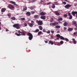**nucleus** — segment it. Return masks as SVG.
I'll use <instances>...</instances> for the list:
<instances>
[{"mask_svg":"<svg viewBox=\"0 0 77 77\" xmlns=\"http://www.w3.org/2000/svg\"><path fill=\"white\" fill-rule=\"evenodd\" d=\"M8 8L9 9H11V10H13L15 8L14 6L12 5L9 4L8 6Z\"/></svg>","mask_w":77,"mask_h":77,"instance_id":"obj_1","label":"nucleus"},{"mask_svg":"<svg viewBox=\"0 0 77 77\" xmlns=\"http://www.w3.org/2000/svg\"><path fill=\"white\" fill-rule=\"evenodd\" d=\"M36 22L39 26H41L43 24V22H42V20H39L38 21V20H36Z\"/></svg>","mask_w":77,"mask_h":77,"instance_id":"obj_2","label":"nucleus"},{"mask_svg":"<svg viewBox=\"0 0 77 77\" xmlns=\"http://www.w3.org/2000/svg\"><path fill=\"white\" fill-rule=\"evenodd\" d=\"M72 14L73 16L75 17V14H76V17L77 18V11H73L72 12Z\"/></svg>","mask_w":77,"mask_h":77,"instance_id":"obj_3","label":"nucleus"},{"mask_svg":"<svg viewBox=\"0 0 77 77\" xmlns=\"http://www.w3.org/2000/svg\"><path fill=\"white\" fill-rule=\"evenodd\" d=\"M71 5L68 4L66 5L64 7L65 8H66V9H68V8H71Z\"/></svg>","mask_w":77,"mask_h":77,"instance_id":"obj_4","label":"nucleus"},{"mask_svg":"<svg viewBox=\"0 0 77 77\" xmlns=\"http://www.w3.org/2000/svg\"><path fill=\"white\" fill-rule=\"evenodd\" d=\"M50 24V25H51V24H52V26H56V25H59V23L57 22H55L53 23H51Z\"/></svg>","mask_w":77,"mask_h":77,"instance_id":"obj_5","label":"nucleus"},{"mask_svg":"<svg viewBox=\"0 0 77 77\" xmlns=\"http://www.w3.org/2000/svg\"><path fill=\"white\" fill-rule=\"evenodd\" d=\"M68 15L69 16V19L71 20L72 18V16L71 15V14L70 13H68Z\"/></svg>","mask_w":77,"mask_h":77,"instance_id":"obj_6","label":"nucleus"},{"mask_svg":"<svg viewBox=\"0 0 77 77\" xmlns=\"http://www.w3.org/2000/svg\"><path fill=\"white\" fill-rule=\"evenodd\" d=\"M10 3H11V4H13L14 5L16 6H17V5L16 4L15 2L12 1H10Z\"/></svg>","mask_w":77,"mask_h":77,"instance_id":"obj_7","label":"nucleus"},{"mask_svg":"<svg viewBox=\"0 0 77 77\" xmlns=\"http://www.w3.org/2000/svg\"><path fill=\"white\" fill-rule=\"evenodd\" d=\"M19 26H20V25L18 23L14 24L13 25V27L15 28H16L17 27H19Z\"/></svg>","mask_w":77,"mask_h":77,"instance_id":"obj_8","label":"nucleus"},{"mask_svg":"<svg viewBox=\"0 0 77 77\" xmlns=\"http://www.w3.org/2000/svg\"><path fill=\"white\" fill-rule=\"evenodd\" d=\"M40 15H41L42 16H44L46 15V13L44 12H41L40 13Z\"/></svg>","mask_w":77,"mask_h":77,"instance_id":"obj_9","label":"nucleus"},{"mask_svg":"<svg viewBox=\"0 0 77 77\" xmlns=\"http://www.w3.org/2000/svg\"><path fill=\"white\" fill-rule=\"evenodd\" d=\"M34 17L35 19H38L39 18V15H35Z\"/></svg>","mask_w":77,"mask_h":77,"instance_id":"obj_10","label":"nucleus"},{"mask_svg":"<svg viewBox=\"0 0 77 77\" xmlns=\"http://www.w3.org/2000/svg\"><path fill=\"white\" fill-rule=\"evenodd\" d=\"M6 10V8H3L1 9V12H5V11Z\"/></svg>","mask_w":77,"mask_h":77,"instance_id":"obj_11","label":"nucleus"},{"mask_svg":"<svg viewBox=\"0 0 77 77\" xmlns=\"http://www.w3.org/2000/svg\"><path fill=\"white\" fill-rule=\"evenodd\" d=\"M55 15L57 16H59V15H60V13L58 12L57 11H55Z\"/></svg>","mask_w":77,"mask_h":77,"instance_id":"obj_12","label":"nucleus"},{"mask_svg":"<svg viewBox=\"0 0 77 77\" xmlns=\"http://www.w3.org/2000/svg\"><path fill=\"white\" fill-rule=\"evenodd\" d=\"M40 18L42 19V20H45L46 17L45 16H41L40 17Z\"/></svg>","mask_w":77,"mask_h":77,"instance_id":"obj_13","label":"nucleus"},{"mask_svg":"<svg viewBox=\"0 0 77 77\" xmlns=\"http://www.w3.org/2000/svg\"><path fill=\"white\" fill-rule=\"evenodd\" d=\"M48 44H51V45H53L54 44V43L51 41H50L48 43Z\"/></svg>","mask_w":77,"mask_h":77,"instance_id":"obj_14","label":"nucleus"},{"mask_svg":"<svg viewBox=\"0 0 77 77\" xmlns=\"http://www.w3.org/2000/svg\"><path fill=\"white\" fill-rule=\"evenodd\" d=\"M72 40L73 42V43L74 44H77V42L75 41V39L72 38Z\"/></svg>","mask_w":77,"mask_h":77,"instance_id":"obj_15","label":"nucleus"},{"mask_svg":"<svg viewBox=\"0 0 77 77\" xmlns=\"http://www.w3.org/2000/svg\"><path fill=\"white\" fill-rule=\"evenodd\" d=\"M27 35L29 36H33V35H32V33H31L29 32L27 33Z\"/></svg>","mask_w":77,"mask_h":77,"instance_id":"obj_16","label":"nucleus"},{"mask_svg":"<svg viewBox=\"0 0 77 77\" xmlns=\"http://www.w3.org/2000/svg\"><path fill=\"white\" fill-rule=\"evenodd\" d=\"M26 14L28 16H30L31 15L30 13V12L28 11L26 13Z\"/></svg>","mask_w":77,"mask_h":77,"instance_id":"obj_17","label":"nucleus"},{"mask_svg":"<svg viewBox=\"0 0 77 77\" xmlns=\"http://www.w3.org/2000/svg\"><path fill=\"white\" fill-rule=\"evenodd\" d=\"M28 24H29V26L31 27H33V24H32V23H28Z\"/></svg>","mask_w":77,"mask_h":77,"instance_id":"obj_18","label":"nucleus"},{"mask_svg":"<svg viewBox=\"0 0 77 77\" xmlns=\"http://www.w3.org/2000/svg\"><path fill=\"white\" fill-rule=\"evenodd\" d=\"M21 34L22 36H25L26 35V32H23L21 33Z\"/></svg>","mask_w":77,"mask_h":77,"instance_id":"obj_19","label":"nucleus"},{"mask_svg":"<svg viewBox=\"0 0 77 77\" xmlns=\"http://www.w3.org/2000/svg\"><path fill=\"white\" fill-rule=\"evenodd\" d=\"M73 29L71 28H69L67 29L68 31H72Z\"/></svg>","mask_w":77,"mask_h":77,"instance_id":"obj_20","label":"nucleus"},{"mask_svg":"<svg viewBox=\"0 0 77 77\" xmlns=\"http://www.w3.org/2000/svg\"><path fill=\"white\" fill-rule=\"evenodd\" d=\"M51 7L53 9H54L56 7V6H55V5L54 4H53L52 5Z\"/></svg>","mask_w":77,"mask_h":77,"instance_id":"obj_21","label":"nucleus"},{"mask_svg":"<svg viewBox=\"0 0 77 77\" xmlns=\"http://www.w3.org/2000/svg\"><path fill=\"white\" fill-rule=\"evenodd\" d=\"M15 35L17 36H21V34L20 33L18 34V32H17L15 33Z\"/></svg>","mask_w":77,"mask_h":77,"instance_id":"obj_22","label":"nucleus"},{"mask_svg":"<svg viewBox=\"0 0 77 77\" xmlns=\"http://www.w3.org/2000/svg\"><path fill=\"white\" fill-rule=\"evenodd\" d=\"M32 39H33V36H30L29 37V40H30V41H31Z\"/></svg>","mask_w":77,"mask_h":77,"instance_id":"obj_23","label":"nucleus"},{"mask_svg":"<svg viewBox=\"0 0 77 77\" xmlns=\"http://www.w3.org/2000/svg\"><path fill=\"white\" fill-rule=\"evenodd\" d=\"M68 25V23L67 22H65L63 23V26H67Z\"/></svg>","mask_w":77,"mask_h":77,"instance_id":"obj_24","label":"nucleus"},{"mask_svg":"<svg viewBox=\"0 0 77 77\" xmlns=\"http://www.w3.org/2000/svg\"><path fill=\"white\" fill-rule=\"evenodd\" d=\"M58 21H62L63 20V19L62 17H60L58 19Z\"/></svg>","mask_w":77,"mask_h":77,"instance_id":"obj_25","label":"nucleus"},{"mask_svg":"<svg viewBox=\"0 0 77 77\" xmlns=\"http://www.w3.org/2000/svg\"><path fill=\"white\" fill-rule=\"evenodd\" d=\"M60 38L61 40H65V38L64 37H63L62 36H61L60 37Z\"/></svg>","mask_w":77,"mask_h":77,"instance_id":"obj_26","label":"nucleus"},{"mask_svg":"<svg viewBox=\"0 0 77 77\" xmlns=\"http://www.w3.org/2000/svg\"><path fill=\"white\" fill-rule=\"evenodd\" d=\"M38 27L40 29V30H42V26H38Z\"/></svg>","mask_w":77,"mask_h":77,"instance_id":"obj_27","label":"nucleus"},{"mask_svg":"<svg viewBox=\"0 0 77 77\" xmlns=\"http://www.w3.org/2000/svg\"><path fill=\"white\" fill-rule=\"evenodd\" d=\"M11 18L12 20H15V19H16V18L15 17H12Z\"/></svg>","mask_w":77,"mask_h":77,"instance_id":"obj_28","label":"nucleus"},{"mask_svg":"<svg viewBox=\"0 0 77 77\" xmlns=\"http://www.w3.org/2000/svg\"><path fill=\"white\" fill-rule=\"evenodd\" d=\"M42 33V32L41 31H40V32H38V35L39 36V35H41V33Z\"/></svg>","mask_w":77,"mask_h":77,"instance_id":"obj_29","label":"nucleus"},{"mask_svg":"<svg viewBox=\"0 0 77 77\" xmlns=\"http://www.w3.org/2000/svg\"><path fill=\"white\" fill-rule=\"evenodd\" d=\"M60 26H58V25H57V26H55L56 28V29H59V28H60Z\"/></svg>","mask_w":77,"mask_h":77,"instance_id":"obj_30","label":"nucleus"},{"mask_svg":"<svg viewBox=\"0 0 77 77\" xmlns=\"http://www.w3.org/2000/svg\"><path fill=\"white\" fill-rule=\"evenodd\" d=\"M39 31V30L38 29H37L35 31V33H37V32H38Z\"/></svg>","mask_w":77,"mask_h":77,"instance_id":"obj_31","label":"nucleus"},{"mask_svg":"<svg viewBox=\"0 0 77 77\" xmlns=\"http://www.w3.org/2000/svg\"><path fill=\"white\" fill-rule=\"evenodd\" d=\"M56 36H57V37L58 38H60V37L61 36H60V35H59V34H57L56 35Z\"/></svg>","mask_w":77,"mask_h":77,"instance_id":"obj_32","label":"nucleus"},{"mask_svg":"<svg viewBox=\"0 0 77 77\" xmlns=\"http://www.w3.org/2000/svg\"><path fill=\"white\" fill-rule=\"evenodd\" d=\"M30 9L31 10H33V9H35V7H31L30 8Z\"/></svg>","mask_w":77,"mask_h":77,"instance_id":"obj_33","label":"nucleus"},{"mask_svg":"<svg viewBox=\"0 0 77 77\" xmlns=\"http://www.w3.org/2000/svg\"><path fill=\"white\" fill-rule=\"evenodd\" d=\"M63 17H68V15L66 14H64L63 15Z\"/></svg>","mask_w":77,"mask_h":77,"instance_id":"obj_34","label":"nucleus"},{"mask_svg":"<svg viewBox=\"0 0 77 77\" xmlns=\"http://www.w3.org/2000/svg\"><path fill=\"white\" fill-rule=\"evenodd\" d=\"M27 10V7H25L23 8V11H26Z\"/></svg>","mask_w":77,"mask_h":77,"instance_id":"obj_35","label":"nucleus"},{"mask_svg":"<svg viewBox=\"0 0 77 77\" xmlns=\"http://www.w3.org/2000/svg\"><path fill=\"white\" fill-rule=\"evenodd\" d=\"M60 43L62 45L63 44V41H61Z\"/></svg>","mask_w":77,"mask_h":77,"instance_id":"obj_36","label":"nucleus"},{"mask_svg":"<svg viewBox=\"0 0 77 77\" xmlns=\"http://www.w3.org/2000/svg\"><path fill=\"white\" fill-rule=\"evenodd\" d=\"M65 40L66 41H69V39L67 38H65Z\"/></svg>","mask_w":77,"mask_h":77,"instance_id":"obj_37","label":"nucleus"},{"mask_svg":"<svg viewBox=\"0 0 77 77\" xmlns=\"http://www.w3.org/2000/svg\"><path fill=\"white\" fill-rule=\"evenodd\" d=\"M56 44L57 45H60V43H59V42H56Z\"/></svg>","mask_w":77,"mask_h":77,"instance_id":"obj_38","label":"nucleus"},{"mask_svg":"<svg viewBox=\"0 0 77 77\" xmlns=\"http://www.w3.org/2000/svg\"><path fill=\"white\" fill-rule=\"evenodd\" d=\"M72 23L73 24H74L75 25L76 24L75 21L73 22Z\"/></svg>","mask_w":77,"mask_h":77,"instance_id":"obj_39","label":"nucleus"},{"mask_svg":"<svg viewBox=\"0 0 77 77\" xmlns=\"http://www.w3.org/2000/svg\"><path fill=\"white\" fill-rule=\"evenodd\" d=\"M20 20H23V21L24 20H25V19L24 17H23V18H21Z\"/></svg>","mask_w":77,"mask_h":77,"instance_id":"obj_40","label":"nucleus"},{"mask_svg":"<svg viewBox=\"0 0 77 77\" xmlns=\"http://www.w3.org/2000/svg\"><path fill=\"white\" fill-rule=\"evenodd\" d=\"M23 25H24L25 26H27V24L26 23H25L23 24Z\"/></svg>","mask_w":77,"mask_h":77,"instance_id":"obj_41","label":"nucleus"},{"mask_svg":"<svg viewBox=\"0 0 77 77\" xmlns=\"http://www.w3.org/2000/svg\"><path fill=\"white\" fill-rule=\"evenodd\" d=\"M31 14H35V12L34 11H31Z\"/></svg>","mask_w":77,"mask_h":77,"instance_id":"obj_42","label":"nucleus"},{"mask_svg":"<svg viewBox=\"0 0 77 77\" xmlns=\"http://www.w3.org/2000/svg\"><path fill=\"white\" fill-rule=\"evenodd\" d=\"M51 32L52 33H54V31L53 30H51Z\"/></svg>","mask_w":77,"mask_h":77,"instance_id":"obj_43","label":"nucleus"},{"mask_svg":"<svg viewBox=\"0 0 77 77\" xmlns=\"http://www.w3.org/2000/svg\"><path fill=\"white\" fill-rule=\"evenodd\" d=\"M31 24H34V23H35V22H34V21L33 20H32L31 21Z\"/></svg>","mask_w":77,"mask_h":77,"instance_id":"obj_44","label":"nucleus"},{"mask_svg":"<svg viewBox=\"0 0 77 77\" xmlns=\"http://www.w3.org/2000/svg\"><path fill=\"white\" fill-rule=\"evenodd\" d=\"M47 33H50V30H48V31L46 32Z\"/></svg>","mask_w":77,"mask_h":77,"instance_id":"obj_45","label":"nucleus"},{"mask_svg":"<svg viewBox=\"0 0 77 77\" xmlns=\"http://www.w3.org/2000/svg\"><path fill=\"white\" fill-rule=\"evenodd\" d=\"M43 32H46V31L45 30V29H44L43 30Z\"/></svg>","mask_w":77,"mask_h":77,"instance_id":"obj_46","label":"nucleus"},{"mask_svg":"<svg viewBox=\"0 0 77 77\" xmlns=\"http://www.w3.org/2000/svg\"><path fill=\"white\" fill-rule=\"evenodd\" d=\"M7 15L8 17H11V14H8Z\"/></svg>","mask_w":77,"mask_h":77,"instance_id":"obj_47","label":"nucleus"},{"mask_svg":"<svg viewBox=\"0 0 77 77\" xmlns=\"http://www.w3.org/2000/svg\"><path fill=\"white\" fill-rule=\"evenodd\" d=\"M54 4L56 5H57V2H54Z\"/></svg>","mask_w":77,"mask_h":77,"instance_id":"obj_48","label":"nucleus"},{"mask_svg":"<svg viewBox=\"0 0 77 77\" xmlns=\"http://www.w3.org/2000/svg\"><path fill=\"white\" fill-rule=\"evenodd\" d=\"M16 29H20V28L19 27V26H17V27L16 28Z\"/></svg>","mask_w":77,"mask_h":77,"instance_id":"obj_49","label":"nucleus"},{"mask_svg":"<svg viewBox=\"0 0 77 77\" xmlns=\"http://www.w3.org/2000/svg\"><path fill=\"white\" fill-rule=\"evenodd\" d=\"M51 2H49L48 3H47V5H50V4H51Z\"/></svg>","mask_w":77,"mask_h":77,"instance_id":"obj_50","label":"nucleus"},{"mask_svg":"<svg viewBox=\"0 0 77 77\" xmlns=\"http://www.w3.org/2000/svg\"><path fill=\"white\" fill-rule=\"evenodd\" d=\"M18 33H21L22 32H20V31L19 30L18 31Z\"/></svg>","mask_w":77,"mask_h":77,"instance_id":"obj_51","label":"nucleus"},{"mask_svg":"<svg viewBox=\"0 0 77 77\" xmlns=\"http://www.w3.org/2000/svg\"><path fill=\"white\" fill-rule=\"evenodd\" d=\"M63 3L64 5H66V3L65 2H63Z\"/></svg>","mask_w":77,"mask_h":77,"instance_id":"obj_52","label":"nucleus"},{"mask_svg":"<svg viewBox=\"0 0 77 77\" xmlns=\"http://www.w3.org/2000/svg\"><path fill=\"white\" fill-rule=\"evenodd\" d=\"M75 25V27H76V29H77V23Z\"/></svg>","mask_w":77,"mask_h":77,"instance_id":"obj_53","label":"nucleus"},{"mask_svg":"<svg viewBox=\"0 0 77 77\" xmlns=\"http://www.w3.org/2000/svg\"><path fill=\"white\" fill-rule=\"evenodd\" d=\"M21 32H26V31H24V30H21Z\"/></svg>","mask_w":77,"mask_h":77,"instance_id":"obj_54","label":"nucleus"},{"mask_svg":"<svg viewBox=\"0 0 77 77\" xmlns=\"http://www.w3.org/2000/svg\"><path fill=\"white\" fill-rule=\"evenodd\" d=\"M2 25H0V30H2Z\"/></svg>","mask_w":77,"mask_h":77,"instance_id":"obj_55","label":"nucleus"},{"mask_svg":"<svg viewBox=\"0 0 77 77\" xmlns=\"http://www.w3.org/2000/svg\"><path fill=\"white\" fill-rule=\"evenodd\" d=\"M77 5V3H75L74 4V6H76Z\"/></svg>","mask_w":77,"mask_h":77,"instance_id":"obj_56","label":"nucleus"},{"mask_svg":"<svg viewBox=\"0 0 77 77\" xmlns=\"http://www.w3.org/2000/svg\"><path fill=\"white\" fill-rule=\"evenodd\" d=\"M73 35H76V32H74L73 33Z\"/></svg>","mask_w":77,"mask_h":77,"instance_id":"obj_57","label":"nucleus"},{"mask_svg":"<svg viewBox=\"0 0 77 77\" xmlns=\"http://www.w3.org/2000/svg\"><path fill=\"white\" fill-rule=\"evenodd\" d=\"M45 43H48V41H45Z\"/></svg>","mask_w":77,"mask_h":77,"instance_id":"obj_58","label":"nucleus"},{"mask_svg":"<svg viewBox=\"0 0 77 77\" xmlns=\"http://www.w3.org/2000/svg\"><path fill=\"white\" fill-rule=\"evenodd\" d=\"M8 31H9V30H8V29H7L6 30V32H8Z\"/></svg>","mask_w":77,"mask_h":77,"instance_id":"obj_59","label":"nucleus"},{"mask_svg":"<svg viewBox=\"0 0 77 77\" xmlns=\"http://www.w3.org/2000/svg\"><path fill=\"white\" fill-rule=\"evenodd\" d=\"M64 30H66V27H64Z\"/></svg>","mask_w":77,"mask_h":77,"instance_id":"obj_60","label":"nucleus"},{"mask_svg":"<svg viewBox=\"0 0 77 77\" xmlns=\"http://www.w3.org/2000/svg\"><path fill=\"white\" fill-rule=\"evenodd\" d=\"M51 19H52V21H51V22H52V21H53V18H51Z\"/></svg>","mask_w":77,"mask_h":77,"instance_id":"obj_61","label":"nucleus"},{"mask_svg":"<svg viewBox=\"0 0 77 77\" xmlns=\"http://www.w3.org/2000/svg\"><path fill=\"white\" fill-rule=\"evenodd\" d=\"M51 39H53V36H51Z\"/></svg>","mask_w":77,"mask_h":77,"instance_id":"obj_62","label":"nucleus"},{"mask_svg":"<svg viewBox=\"0 0 77 77\" xmlns=\"http://www.w3.org/2000/svg\"><path fill=\"white\" fill-rule=\"evenodd\" d=\"M57 40H59V38H57Z\"/></svg>","mask_w":77,"mask_h":77,"instance_id":"obj_63","label":"nucleus"},{"mask_svg":"<svg viewBox=\"0 0 77 77\" xmlns=\"http://www.w3.org/2000/svg\"><path fill=\"white\" fill-rule=\"evenodd\" d=\"M57 33H60V31H57Z\"/></svg>","mask_w":77,"mask_h":77,"instance_id":"obj_64","label":"nucleus"}]
</instances>
